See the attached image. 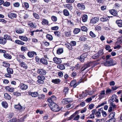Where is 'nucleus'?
<instances>
[{
  "label": "nucleus",
  "instance_id": "nucleus-1",
  "mask_svg": "<svg viewBox=\"0 0 122 122\" xmlns=\"http://www.w3.org/2000/svg\"><path fill=\"white\" fill-rule=\"evenodd\" d=\"M51 100H49V102H48L49 107L52 111L54 112H58L60 110L58 106L54 102H51Z\"/></svg>",
  "mask_w": 122,
  "mask_h": 122
},
{
  "label": "nucleus",
  "instance_id": "nucleus-2",
  "mask_svg": "<svg viewBox=\"0 0 122 122\" xmlns=\"http://www.w3.org/2000/svg\"><path fill=\"white\" fill-rule=\"evenodd\" d=\"M116 64V62H114L112 59H109V60H107L106 62L103 63L104 65L107 66H109L114 65Z\"/></svg>",
  "mask_w": 122,
  "mask_h": 122
},
{
  "label": "nucleus",
  "instance_id": "nucleus-3",
  "mask_svg": "<svg viewBox=\"0 0 122 122\" xmlns=\"http://www.w3.org/2000/svg\"><path fill=\"white\" fill-rule=\"evenodd\" d=\"M6 70L7 73L6 74L5 76L6 77L10 78L11 76V74H13V69L9 67L7 68Z\"/></svg>",
  "mask_w": 122,
  "mask_h": 122
},
{
  "label": "nucleus",
  "instance_id": "nucleus-4",
  "mask_svg": "<svg viewBox=\"0 0 122 122\" xmlns=\"http://www.w3.org/2000/svg\"><path fill=\"white\" fill-rule=\"evenodd\" d=\"M103 54V50H99L97 53L94 55L92 58L93 59H96L99 58Z\"/></svg>",
  "mask_w": 122,
  "mask_h": 122
},
{
  "label": "nucleus",
  "instance_id": "nucleus-5",
  "mask_svg": "<svg viewBox=\"0 0 122 122\" xmlns=\"http://www.w3.org/2000/svg\"><path fill=\"white\" fill-rule=\"evenodd\" d=\"M99 18L98 17H95L91 19L90 23L92 24H95L98 22Z\"/></svg>",
  "mask_w": 122,
  "mask_h": 122
},
{
  "label": "nucleus",
  "instance_id": "nucleus-6",
  "mask_svg": "<svg viewBox=\"0 0 122 122\" xmlns=\"http://www.w3.org/2000/svg\"><path fill=\"white\" fill-rule=\"evenodd\" d=\"M21 90H26L28 87V85L23 83H21L19 86Z\"/></svg>",
  "mask_w": 122,
  "mask_h": 122
},
{
  "label": "nucleus",
  "instance_id": "nucleus-7",
  "mask_svg": "<svg viewBox=\"0 0 122 122\" xmlns=\"http://www.w3.org/2000/svg\"><path fill=\"white\" fill-rule=\"evenodd\" d=\"M8 16L9 18L11 19H13L14 18H16L17 17L16 14L12 12H10L8 13Z\"/></svg>",
  "mask_w": 122,
  "mask_h": 122
},
{
  "label": "nucleus",
  "instance_id": "nucleus-8",
  "mask_svg": "<svg viewBox=\"0 0 122 122\" xmlns=\"http://www.w3.org/2000/svg\"><path fill=\"white\" fill-rule=\"evenodd\" d=\"M37 73L43 75H45L46 74V71L42 69H38Z\"/></svg>",
  "mask_w": 122,
  "mask_h": 122
},
{
  "label": "nucleus",
  "instance_id": "nucleus-9",
  "mask_svg": "<svg viewBox=\"0 0 122 122\" xmlns=\"http://www.w3.org/2000/svg\"><path fill=\"white\" fill-rule=\"evenodd\" d=\"M53 61L55 63L59 64L61 63V59L57 57H55L53 58Z\"/></svg>",
  "mask_w": 122,
  "mask_h": 122
},
{
  "label": "nucleus",
  "instance_id": "nucleus-10",
  "mask_svg": "<svg viewBox=\"0 0 122 122\" xmlns=\"http://www.w3.org/2000/svg\"><path fill=\"white\" fill-rule=\"evenodd\" d=\"M14 108L18 110H24L25 108V107H22L19 104L18 105H15L14 106Z\"/></svg>",
  "mask_w": 122,
  "mask_h": 122
},
{
  "label": "nucleus",
  "instance_id": "nucleus-11",
  "mask_svg": "<svg viewBox=\"0 0 122 122\" xmlns=\"http://www.w3.org/2000/svg\"><path fill=\"white\" fill-rule=\"evenodd\" d=\"M5 89L7 91L10 92H12L14 91V88L11 87L10 86H6L5 87Z\"/></svg>",
  "mask_w": 122,
  "mask_h": 122
},
{
  "label": "nucleus",
  "instance_id": "nucleus-12",
  "mask_svg": "<svg viewBox=\"0 0 122 122\" xmlns=\"http://www.w3.org/2000/svg\"><path fill=\"white\" fill-rule=\"evenodd\" d=\"M6 42V40L3 38L0 37V44L4 45Z\"/></svg>",
  "mask_w": 122,
  "mask_h": 122
},
{
  "label": "nucleus",
  "instance_id": "nucleus-13",
  "mask_svg": "<svg viewBox=\"0 0 122 122\" xmlns=\"http://www.w3.org/2000/svg\"><path fill=\"white\" fill-rule=\"evenodd\" d=\"M68 98H64L62 101V102L63 104H65L69 103L70 101L68 100Z\"/></svg>",
  "mask_w": 122,
  "mask_h": 122
},
{
  "label": "nucleus",
  "instance_id": "nucleus-14",
  "mask_svg": "<svg viewBox=\"0 0 122 122\" xmlns=\"http://www.w3.org/2000/svg\"><path fill=\"white\" fill-rule=\"evenodd\" d=\"M61 80L59 79H53L52 80V82L55 84H58L61 82Z\"/></svg>",
  "mask_w": 122,
  "mask_h": 122
},
{
  "label": "nucleus",
  "instance_id": "nucleus-15",
  "mask_svg": "<svg viewBox=\"0 0 122 122\" xmlns=\"http://www.w3.org/2000/svg\"><path fill=\"white\" fill-rule=\"evenodd\" d=\"M77 6L79 9L84 10L85 8V5L82 4L78 3L77 5Z\"/></svg>",
  "mask_w": 122,
  "mask_h": 122
},
{
  "label": "nucleus",
  "instance_id": "nucleus-16",
  "mask_svg": "<svg viewBox=\"0 0 122 122\" xmlns=\"http://www.w3.org/2000/svg\"><path fill=\"white\" fill-rule=\"evenodd\" d=\"M97 112V110H94L92 111V113L89 116V117L91 118H93L94 117V114Z\"/></svg>",
  "mask_w": 122,
  "mask_h": 122
},
{
  "label": "nucleus",
  "instance_id": "nucleus-17",
  "mask_svg": "<svg viewBox=\"0 0 122 122\" xmlns=\"http://www.w3.org/2000/svg\"><path fill=\"white\" fill-rule=\"evenodd\" d=\"M4 39H5L6 40L7 39L11 41L12 40L11 37L10 36L7 34L5 35L4 36Z\"/></svg>",
  "mask_w": 122,
  "mask_h": 122
},
{
  "label": "nucleus",
  "instance_id": "nucleus-18",
  "mask_svg": "<svg viewBox=\"0 0 122 122\" xmlns=\"http://www.w3.org/2000/svg\"><path fill=\"white\" fill-rule=\"evenodd\" d=\"M64 7L65 8H67L70 10H71L72 9V6L69 4H66L64 5Z\"/></svg>",
  "mask_w": 122,
  "mask_h": 122
},
{
  "label": "nucleus",
  "instance_id": "nucleus-19",
  "mask_svg": "<svg viewBox=\"0 0 122 122\" xmlns=\"http://www.w3.org/2000/svg\"><path fill=\"white\" fill-rule=\"evenodd\" d=\"M116 23L120 27L122 26V20H117L116 21Z\"/></svg>",
  "mask_w": 122,
  "mask_h": 122
},
{
  "label": "nucleus",
  "instance_id": "nucleus-20",
  "mask_svg": "<svg viewBox=\"0 0 122 122\" xmlns=\"http://www.w3.org/2000/svg\"><path fill=\"white\" fill-rule=\"evenodd\" d=\"M110 12L111 14L114 16H116L117 15V11L114 10H111L110 11Z\"/></svg>",
  "mask_w": 122,
  "mask_h": 122
},
{
  "label": "nucleus",
  "instance_id": "nucleus-21",
  "mask_svg": "<svg viewBox=\"0 0 122 122\" xmlns=\"http://www.w3.org/2000/svg\"><path fill=\"white\" fill-rule=\"evenodd\" d=\"M40 61L43 64L47 65L48 64L47 61L45 60L44 58H42L41 59Z\"/></svg>",
  "mask_w": 122,
  "mask_h": 122
},
{
  "label": "nucleus",
  "instance_id": "nucleus-22",
  "mask_svg": "<svg viewBox=\"0 0 122 122\" xmlns=\"http://www.w3.org/2000/svg\"><path fill=\"white\" fill-rule=\"evenodd\" d=\"M56 98L54 96H52L51 97H50L49 98L47 99V101L48 102H49V100H50L51 101V102H53V101L56 99Z\"/></svg>",
  "mask_w": 122,
  "mask_h": 122
},
{
  "label": "nucleus",
  "instance_id": "nucleus-23",
  "mask_svg": "<svg viewBox=\"0 0 122 122\" xmlns=\"http://www.w3.org/2000/svg\"><path fill=\"white\" fill-rule=\"evenodd\" d=\"M3 56L5 58L7 59H10L11 58V56L8 54L4 53Z\"/></svg>",
  "mask_w": 122,
  "mask_h": 122
},
{
  "label": "nucleus",
  "instance_id": "nucleus-24",
  "mask_svg": "<svg viewBox=\"0 0 122 122\" xmlns=\"http://www.w3.org/2000/svg\"><path fill=\"white\" fill-rule=\"evenodd\" d=\"M66 46L69 50H71L72 49V47L71 45L69 43H67L66 44Z\"/></svg>",
  "mask_w": 122,
  "mask_h": 122
},
{
  "label": "nucleus",
  "instance_id": "nucleus-25",
  "mask_svg": "<svg viewBox=\"0 0 122 122\" xmlns=\"http://www.w3.org/2000/svg\"><path fill=\"white\" fill-rule=\"evenodd\" d=\"M19 38L21 40L24 41H26L28 40V38L26 37L23 36H19Z\"/></svg>",
  "mask_w": 122,
  "mask_h": 122
},
{
  "label": "nucleus",
  "instance_id": "nucleus-26",
  "mask_svg": "<svg viewBox=\"0 0 122 122\" xmlns=\"http://www.w3.org/2000/svg\"><path fill=\"white\" fill-rule=\"evenodd\" d=\"M4 97L5 99L10 100L11 98V97L7 93H5L4 94Z\"/></svg>",
  "mask_w": 122,
  "mask_h": 122
},
{
  "label": "nucleus",
  "instance_id": "nucleus-27",
  "mask_svg": "<svg viewBox=\"0 0 122 122\" xmlns=\"http://www.w3.org/2000/svg\"><path fill=\"white\" fill-rule=\"evenodd\" d=\"M87 15H84L82 17V20L84 22H85L87 21Z\"/></svg>",
  "mask_w": 122,
  "mask_h": 122
},
{
  "label": "nucleus",
  "instance_id": "nucleus-28",
  "mask_svg": "<svg viewBox=\"0 0 122 122\" xmlns=\"http://www.w3.org/2000/svg\"><path fill=\"white\" fill-rule=\"evenodd\" d=\"M3 66L5 67H9L10 66V64L6 62H3Z\"/></svg>",
  "mask_w": 122,
  "mask_h": 122
},
{
  "label": "nucleus",
  "instance_id": "nucleus-29",
  "mask_svg": "<svg viewBox=\"0 0 122 122\" xmlns=\"http://www.w3.org/2000/svg\"><path fill=\"white\" fill-rule=\"evenodd\" d=\"M57 67L61 70H63L65 69V67L64 65L63 64H61L58 65L57 66Z\"/></svg>",
  "mask_w": 122,
  "mask_h": 122
},
{
  "label": "nucleus",
  "instance_id": "nucleus-30",
  "mask_svg": "<svg viewBox=\"0 0 122 122\" xmlns=\"http://www.w3.org/2000/svg\"><path fill=\"white\" fill-rule=\"evenodd\" d=\"M63 13L64 15L66 16H68L69 15V13L68 11L66 9L64 10Z\"/></svg>",
  "mask_w": 122,
  "mask_h": 122
},
{
  "label": "nucleus",
  "instance_id": "nucleus-31",
  "mask_svg": "<svg viewBox=\"0 0 122 122\" xmlns=\"http://www.w3.org/2000/svg\"><path fill=\"white\" fill-rule=\"evenodd\" d=\"M63 50L62 48H59L57 51V53L58 54H60L63 52Z\"/></svg>",
  "mask_w": 122,
  "mask_h": 122
},
{
  "label": "nucleus",
  "instance_id": "nucleus-32",
  "mask_svg": "<svg viewBox=\"0 0 122 122\" xmlns=\"http://www.w3.org/2000/svg\"><path fill=\"white\" fill-rule=\"evenodd\" d=\"M122 43V39L120 38L117 39V41L116 42L115 45H117L118 44H121Z\"/></svg>",
  "mask_w": 122,
  "mask_h": 122
},
{
  "label": "nucleus",
  "instance_id": "nucleus-33",
  "mask_svg": "<svg viewBox=\"0 0 122 122\" xmlns=\"http://www.w3.org/2000/svg\"><path fill=\"white\" fill-rule=\"evenodd\" d=\"M101 27L100 24L98 25L96 27H95V30L96 31H98L99 30H101Z\"/></svg>",
  "mask_w": 122,
  "mask_h": 122
},
{
  "label": "nucleus",
  "instance_id": "nucleus-34",
  "mask_svg": "<svg viewBox=\"0 0 122 122\" xmlns=\"http://www.w3.org/2000/svg\"><path fill=\"white\" fill-rule=\"evenodd\" d=\"M38 80H44L45 79V76H37Z\"/></svg>",
  "mask_w": 122,
  "mask_h": 122
},
{
  "label": "nucleus",
  "instance_id": "nucleus-35",
  "mask_svg": "<svg viewBox=\"0 0 122 122\" xmlns=\"http://www.w3.org/2000/svg\"><path fill=\"white\" fill-rule=\"evenodd\" d=\"M80 29L79 28H76L74 29L73 32L75 34H76L78 33L80 31Z\"/></svg>",
  "mask_w": 122,
  "mask_h": 122
},
{
  "label": "nucleus",
  "instance_id": "nucleus-36",
  "mask_svg": "<svg viewBox=\"0 0 122 122\" xmlns=\"http://www.w3.org/2000/svg\"><path fill=\"white\" fill-rule=\"evenodd\" d=\"M38 94L37 92H35L31 93V96L32 97H36L38 96Z\"/></svg>",
  "mask_w": 122,
  "mask_h": 122
},
{
  "label": "nucleus",
  "instance_id": "nucleus-37",
  "mask_svg": "<svg viewBox=\"0 0 122 122\" xmlns=\"http://www.w3.org/2000/svg\"><path fill=\"white\" fill-rule=\"evenodd\" d=\"M48 21L47 20L45 19H42V24L47 25L48 24Z\"/></svg>",
  "mask_w": 122,
  "mask_h": 122
},
{
  "label": "nucleus",
  "instance_id": "nucleus-38",
  "mask_svg": "<svg viewBox=\"0 0 122 122\" xmlns=\"http://www.w3.org/2000/svg\"><path fill=\"white\" fill-rule=\"evenodd\" d=\"M24 30L23 29H19L16 30V32L19 34H21L24 32Z\"/></svg>",
  "mask_w": 122,
  "mask_h": 122
},
{
  "label": "nucleus",
  "instance_id": "nucleus-39",
  "mask_svg": "<svg viewBox=\"0 0 122 122\" xmlns=\"http://www.w3.org/2000/svg\"><path fill=\"white\" fill-rule=\"evenodd\" d=\"M19 64L21 67H23L25 69H26L27 68V65L23 62L22 63H21V64Z\"/></svg>",
  "mask_w": 122,
  "mask_h": 122
},
{
  "label": "nucleus",
  "instance_id": "nucleus-40",
  "mask_svg": "<svg viewBox=\"0 0 122 122\" xmlns=\"http://www.w3.org/2000/svg\"><path fill=\"white\" fill-rule=\"evenodd\" d=\"M46 38L50 40H52L53 39L52 36L51 35L47 34L46 35Z\"/></svg>",
  "mask_w": 122,
  "mask_h": 122
},
{
  "label": "nucleus",
  "instance_id": "nucleus-41",
  "mask_svg": "<svg viewBox=\"0 0 122 122\" xmlns=\"http://www.w3.org/2000/svg\"><path fill=\"white\" fill-rule=\"evenodd\" d=\"M108 20V19L107 17H103L100 19V20L102 22L106 21Z\"/></svg>",
  "mask_w": 122,
  "mask_h": 122
},
{
  "label": "nucleus",
  "instance_id": "nucleus-42",
  "mask_svg": "<svg viewBox=\"0 0 122 122\" xmlns=\"http://www.w3.org/2000/svg\"><path fill=\"white\" fill-rule=\"evenodd\" d=\"M69 89L67 87H65L63 90V92H65V95L67 94L69 92Z\"/></svg>",
  "mask_w": 122,
  "mask_h": 122
},
{
  "label": "nucleus",
  "instance_id": "nucleus-43",
  "mask_svg": "<svg viewBox=\"0 0 122 122\" xmlns=\"http://www.w3.org/2000/svg\"><path fill=\"white\" fill-rule=\"evenodd\" d=\"M2 106L6 108L8 106V104L6 102H3L2 103Z\"/></svg>",
  "mask_w": 122,
  "mask_h": 122
},
{
  "label": "nucleus",
  "instance_id": "nucleus-44",
  "mask_svg": "<svg viewBox=\"0 0 122 122\" xmlns=\"http://www.w3.org/2000/svg\"><path fill=\"white\" fill-rule=\"evenodd\" d=\"M81 29L82 31H87V28L85 26H82L81 27Z\"/></svg>",
  "mask_w": 122,
  "mask_h": 122
},
{
  "label": "nucleus",
  "instance_id": "nucleus-45",
  "mask_svg": "<svg viewBox=\"0 0 122 122\" xmlns=\"http://www.w3.org/2000/svg\"><path fill=\"white\" fill-rule=\"evenodd\" d=\"M54 33L55 35L58 37H59L61 36L60 32L59 31H55L54 32Z\"/></svg>",
  "mask_w": 122,
  "mask_h": 122
},
{
  "label": "nucleus",
  "instance_id": "nucleus-46",
  "mask_svg": "<svg viewBox=\"0 0 122 122\" xmlns=\"http://www.w3.org/2000/svg\"><path fill=\"white\" fill-rule=\"evenodd\" d=\"M112 90L109 89H107L106 92V95H107L110 94L111 93Z\"/></svg>",
  "mask_w": 122,
  "mask_h": 122
},
{
  "label": "nucleus",
  "instance_id": "nucleus-47",
  "mask_svg": "<svg viewBox=\"0 0 122 122\" xmlns=\"http://www.w3.org/2000/svg\"><path fill=\"white\" fill-rule=\"evenodd\" d=\"M116 119L115 118H111L106 122H115Z\"/></svg>",
  "mask_w": 122,
  "mask_h": 122
},
{
  "label": "nucleus",
  "instance_id": "nucleus-48",
  "mask_svg": "<svg viewBox=\"0 0 122 122\" xmlns=\"http://www.w3.org/2000/svg\"><path fill=\"white\" fill-rule=\"evenodd\" d=\"M115 115V113L114 112H113L110 113L109 115V117L111 118H114V117Z\"/></svg>",
  "mask_w": 122,
  "mask_h": 122
},
{
  "label": "nucleus",
  "instance_id": "nucleus-49",
  "mask_svg": "<svg viewBox=\"0 0 122 122\" xmlns=\"http://www.w3.org/2000/svg\"><path fill=\"white\" fill-rule=\"evenodd\" d=\"M10 5V2H6L5 3L4 2L3 5L4 6L8 7Z\"/></svg>",
  "mask_w": 122,
  "mask_h": 122
},
{
  "label": "nucleus",
  "instance_id": "nucleus-50",
  "mask_svg": "<svg viewBox=\"0 0 122 122\" xmlns=\"http://www.w3.org/2000/svg\"><path fill=\"white\" fill-rule=\"evenodd\" d=\"M90 66V64L89 63L86 64L84 65L85 68L83 70V71H84L87 68L89 67Z\"/></svg>",
  "mask_w": 122,
  "mask_h": 122
},
{
  "label": "nucleus",
  "instance_id": "nucleus-51",
  "mask_svg": "<svg viewBox=\"0 0 122 122\" xmlns=\"http://www.w3.org/2000/svg\"><path fill=\"white\" fill-rule=\"evenodd\" d=\"M33 16H34V17L36 18L37 19H39V18H40L39 15L37 14L36 13H33Z\"/></svg>",
  "mask_w": 122,
  "mask_h": 122
},
{
  "label": "nucleus",
  "instance_id": "nucleus-52",
  "mask_svg": "<svg viewBox=\"0 0 122 122\" xmlns=\"http://www.w3.org/2000/svg\"><path fill=\"white\" fill-rule=\"evenodd\" d=\"M80 39L81 40V41H86L87 38L83 36H82L80 37Z\"/></svg>",
  "mask_w": 122,
  "mask_h": 122
},
{
  "label": "nucleus",
  "instance_id": "nucleus-53",
  "mask_svg": "<svg viewBox=\"0 0 122 122\" xmlns=\"http://www.w3.org/2000/svg\"><path fill=\"white\" fill-rule=\"evenodd\" d=\"M81 82V81H78V82H76L75 84L73 86V88H74L76 87Z\"/></svg>",
  "mask_w": 122,
  "mask_h": 122
},
{
  "label": "nucleus",
  "instance_id": "nucleus-54",
  "mask_svg": "<svg viewBox=\"0 0 122 122\" xmlns=\"http://www.w3.org/2000/svg\"><path fill=\"white\" fill-rule=\"evenodd\" d=\"M90 35L92 37H95L96 36L95 35L92 31H90Z\"/></svg>",
  "mask_w": 122,
  "mask_h": 122
},
{
  "label": "nucleus",
  "instance_id": "nucleus-55",
  "mask_svg": "<svg viewBox=\"0 0 122 122\" xmlns=\"http://www.w3.org/2000/svg\"><path fill=\"white\" fill-rule=\"evenodd\" d=\"M88 55V54L87 53H85L81 55V57L84 58L85 59V58Z\"/></svg>",
  "mask_w": 122,
  "mask_h": 122
},
{
  "label": "nucleus",
  "instance_id": "nucleus-56",
  "mask_svg": "<svg viewBox=\"0 0 122 122\" xmlns=\"http://www.w3.org/2000/svg\"><path fill=\"white\" fill-rule=\"evenodd\" d=\"M51 19L52 20L54 21H56L57 20V17L54 16H53L51 17Z\"/></svg>",
  "mask_w": 122,
  "mask_h": 122
},
{
  "label": "nucleus",
  "instance_id": "nucleus-57",
  "mask_svg": "<svg viewBox=\"0 0 122 122\" xmlns=\"http://www.w3.org/2000/svg\"><path fill=\"white\" fill-rule=\"evenodd\" d=\"M116 97H117L115 95H114L112 96L111 99L112 101L114 102L115 101V99H116Z\"/></svg>",
  "mask_w": 122,
  "mask_h": 122
},
{
  "label": "nucleus",
  "instance_id": "nucleus-58",
  "mask_svg": "<svg viewBox=\"0 0 122 122\" xmlns=\"http://www.w3.org/2000/svg\"><path fill=\"white\" fill-rule=\"evenodd\" d=\"M95 114L96 116L97 117H99L101 116L100 112L99 111L97 112H97Z\"/></svg>",
  "mask_w": 122,
  "mask_h": 122
},
{
  "label": "nucleus",
  "instance_id": "nucleus-59",
  "mask_svg": "<svg viewBox=\"0 0 122 122\" xmlns=\"http://www.w3.org/2000/svg\"><path fill=\"white\" fill-rule=\"evenodd\" d=\"M16 122L17 119L16 118H15L12 119L10 120L8 122Z\"/></svg>",
  "mask_w": 122,
  "mask_h": 122
},
{
  "label": "nucleus",
  "instance_id": "nucleus-60",
  "mask_svg": "<svg viewBox=\"0 0 122 122\" xmlns=\"http://www.w3.org/2000/svg\"><path fill=\"white\" fill-rule=\"evenodd\" d=\"M76 73L75 71H73L72 72L71 74V76L72 77H74L76 75Z\"/></svg>",
  "mask_w": 122,
  "mask_h": 122
},
{
  "label": "nucleus",
  "instance_id": "nucleus-61",
  "mask_svg": "<svg viewBox=\"0 0 122 122\" xmlns=\"http://www.w3.org/2000/svg\"><path fill=\"white\" fill-rule=\"evenodd\" d=\"M59 28V27L57 26H56L52 27L51 28V29L53 30H56Z\"/></svg>",
  "mask_w": 122,
  "mask_h": 122
},
{
  "label": "nucleus",
  "instance_id": "nucleus-62",
  "mask_svg": "<svg viewBox=\"0 0 122 122\" xmlns=\"http://www.w3.org/2000/svg\"><path fill=\"white\" fill-rule=\"evenodd\" d=\"M76 82L75 80H73L71 81L70 83V85L71 86H73L75 84Z\"/></svg>",
  "mask_w": 122,
  "mask_h": 122
},
{
  "label": "nucleus",
  "instance_id": "nucleus-63",
  "mask_svg": "<svg viewBox=\"0 0 122 122\" xmlns=\"http://www.w3.org/2000/svg\"><path fill=\"white\" fill-rule=\"evenodd\" d=\"M37 54L36 53L33 51L31 52V57H33L35 56H36Z\"/></svg>",
  "mask_w": 122,
  "mask_h": 122
},
{
  "label": "nucleus",
  "instance_id": "nucleus-64",
  "mask_svg": "<svg viewBox=\"0 0 122 122\" xmlns=\"http://www.w3.org/2000/svg\"><path fill=\"white\" fill-rule=\"evenodd\" d=\"M70 44L71 45V46H75L76 44V42L75 41H72L71 42Z\"/></svg>",
  "mask_w": 122,
  "mask_h": 122
}]
</instances>
